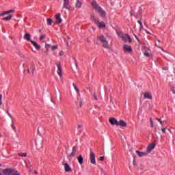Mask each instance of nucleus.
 I'll return each mask as SVG.
<instances>
[{
	"instance_id": "obj_37",
	"label": "nucleus",
	"mask_w": 175,
	"mask_h": 175,
	"mask_svg": "<svg viewBox=\"0 0 175 175\" xmlns=\"http://www.w3.org/2000/svg\"><path fill=\"white\" fill-rule=\"evenodd\" d=\"M2 105V94H0V105Z\"/></svg>"
},
{
	"instance_id": "obj_14",
	"label": "nucleus",
	"mask_w": 175,
	"mask_h": 175,
	"mask_svg": "<svg viewBox=\"0 0 175 175\" xmlns=\"http://www.w3.org/2000/svg\"><path fill=\"white\" fill-rule=\"evenodd\" d=\"M144 99H152V95L151 93L145 92L144 94Z\"/></svg>"
},
{
	"instance_id": "obj_4",
	"label": "nucleus",
	"mask_w": 175,
	"mask_h": 175,
	"mask_svg": "<svg viewBox=\"0 0 175 175\" xmlns=\"http://www.w3.org/2000/svg\"><path fill=\"white\" fill-rule=\"evenodd\" d=\"M119 36L124 42H129V43H131L132 42V39L131 38V37L128 34H124L122 33H119Z\"/></svg>"
},
{
	"instance_id": "obj_46",
	"label": "nucleus",
	"mask_w": 175,
	"mask_h": 175,
	"mask_svg": "<svg viewBox=\"0 0 175 175\" xmlns=\"http://www.w3.org/2000/svg\"><path fill=\"white\" fill-rule=\"evenodd\" d=\"M34 174H38V171H34Z\"/></svg>"
},
{
	"instance_id": "obj_19",
	"label": "nucleus",
	"mask_w": 175,
	"mask_h": 175,
	"mask_svg": "<svg viewBox=\"0 0 175 175\" xmlns=\"http://www.w3.org/2000/svg\"><path fill=\"white\" fill-rule=\"evenodd\" d=\"M78 162L79 165H83V163H84V159L81 154L78 157Z\"/></svg>"
},
{
	"instance_id": "obj_8",
	"label": "nucleus",
	"mask_w": 175,
	"mask_h": 175,
	"mask_svg": "<svg viewBox=\"0 0 175 175\" xmlns=\"http://www.w3.org/2000/svg\"><path fill=\"white\" fill-rule=\"evenodd\" d=\"M124 51H126L127 53H132V46H129L128 44H124L123 46Z\"/></svg>"
},
{
	"instance_id": "obj_51",
	"label": "nucleus",
	"mask_w": 175,
	"mask_h": 175,
	"mask_svg": "<svg viewBox=\"0 0 175 175\" xmlns=\"http://www.w3.org/2000/svg\"><path fill=\"white\" fill-rule=\"evenodd\" d=\"M0 166H2V165L0 164Z\"/></svg>"
},
{
	"instance_id": "obj_38",
	"label": "nucleus",
	"mask_w": 175,
	"mask_h": 175,
	"mask_svg": "<svg viewBox=\"0 0 175 175\" xmlns=\"http://www.w3.org/2000/svg\"><path fill=\"white\" fill-rule=\"evenodd\" d=\"M161 132H163V133H165L166 132V129L162 128L161 129Z\"/></svg>"
},
{
	"instance_id": "obj_43",
	"label": "nucleus",
	"mask_w": 175,
	"mask_h": 175,
	"mask_svg": "<svg viewBox=\"0 0 175 175\" xmlns=\"http://www.w3.org/2000/svg\"><path fill=\"white\" fill-rule=\"evenodd\" d=\"M94 99H95L96 100H98V97L96 96V95H94Z\"/></svg>"
},
{
	"instance_id": "obj_23",
	"label": "nucleus",
	"mask_w": 175,
	"mask_h": 175,
	"mask_svg": "<svg viewBox=\"0 0 175 175\" xmlns=\"http://www.w3.org/2000/svg\"><path fill=\"white\" fill-rule=\"evenodd\" d=\"M150 49H145V51L144 52V55H145V57H150Z\"/></svg>"
},
{
	"instance_id": "obj_36",
	"label": "nucleus",
	"mask_w": 175,
	"mask_h": 175,
	"mask_svg": "<svg viewBox=\"0 0 175 175\" xmlns=\"http://www.w3.org/2000/svg\"><path fill=\"white\" fill-rule=\"evenodd\" d=\"M99 161H105V157H100L99 158Z\"/></svg>"
},
{
	"instance_id": "obj_22",
	"label": "nucleus",
	"mask_w": 175,
	"mask_h": 175,
	"mask_svg": "<svg viewBox=\"0 0 175 175\" xmlns=\"http://www.w3.org/2000/svg\"><path fill=\"white\" fill-rule=\"evenodd\" d=\"M30 42L33 44V46H34V47L36 49V50H39L40 49V45H38L37 42H36L33 40H30Z\"/></svg>"
},
{
	"instance_id": "obj_6",
	"label": "nucleus",
	"mask_w": 175,
	"mask_h": 175,
	"mask_svg": "<svg viewBox=\"0 0 175 175\" xmlns=\"http://www.w3.org/2000/svg\"><path fill=\"white\" fill-rule=\"evenodd\" d=\"M55 24H61V23H62V18H61V14L58 13L56 14L55 16Z\"/></svg>"
},
{
	"instance_id": "obj_21",
	"label": "nucleus",
	"mask_w": 175,
	"mask_h": 175,
	"mask_svg": "<svg viewBox=\"0 0 175 175\" xmlns=\"http://www.w3.org/2000/svg\"><path fill=\"white\" fill-rule=\"evenodd\" d=\"M81 5H83V3L81 2V0H77L76 8L77 9H80V8H81Z\"/></svg>"
},
{
	"instance_id": "obj_45",
	"label": "nucleus",
	"mask_w": 175,
	"mask_h": 175,
	"mask_svg": "<svg viewBox=\"0 0 175 175\" xmlns=\"http://www.w3.org/2000/svg\"><path fill=\"white\" fill-rule=\"evenodd\" d=\"M78 128H83L82 125H78Z\"/></svg>"
},
{
	"instance_id": "obj_11",
	"label": "nucleus",
	"mask_w": 175,
	"mask_h": 175,
	"mask_svg": "<svg viewBox=\"0 0 175 175\" xmlns=\"http://www.w3.org/2000/svg\"><path fill=\"white\" fill-rule=\"evenodd\" d=\"M57 74L59 77H62V68L61 67V63L57 64Z\"/></svg>"
},
{
	"instance_id": "obj_15",
	"label": "nucleus",
	"mask_w": 175,
	"mask_h": 175,
	"mask_svg": "<svg viewBox=\"0 0 175 175\" xmlns=\"http://www.w3.org/2000/svg\"><path fill=\"white\" fill-rule=\"evenodd\" d=\"M63 165L64 166L65 172H72V168H70V166H69V164L64 163Z\"/></svg>"
},
{
	"instance_id": "obj_34",
	"label": "nucleus",
	"mask_w": 175,
	"mask_h": 175,
	"mask_svg": "<svg viewBox=\"0 0 175 175\" xmlns=\"http://www.w3.org/2000/svg\"><path fill=\"white\" fill-rule=\"evenodd\" d=\"M44 38H46V35H42L40 37V40H43V39H44Z\"/></svg>"
},
{
	"instance_id": "obj_32",
	"label": "nucleus",
	"mask_w": 175,
	"mask_h": 175,
	"mask_svg": "<svg viewBox=\"0 0 175 175\" xmlns=\"http://www.w3.org/2000/svg\"><path fill=\"white\" fill-rule=\"evenodd\" d=\"M19 157H27V153H18Z\"/></svg>"
},
{
	"instance_id": "obj_25",
	"label": "nucleus",
	"mask_w": 175,
	"mask_h": 175,
	"mask_svg": "<svg viewBox=\"0 0 175 175\" xmlns=\"http://www.w3.org/2000/svg\"><path fill=\"white\" fill-rule=\"evenodd\" d=\"M77 106H78L77 107L81 108V107L83 106V100H78V101L77 102Z\"/></svg>"
},
{
	"instance_id": "obj_2",
	"label": "nucleus",
	"mask_w": 175,
	"mask_h": 175,
	"mask_svg": "<svg viewBox=\"0 0 175 175\" xmlns=\"http://www.w3.org/2000/svg\"><path fill=\"white\" fill-rule=\"evenodd\" d=\"M92 20H93L96 25H98V28H105L106 25H105V22H99V19L95 17V15L91 16Z\"/></svg>"
},
{
	"instance_id": "obj_17",
	"label": "nucleus",
	"mask_w": 175,
	"mask_h": 175,
	"mask_svg": "<svg viewBox=\"0 0 175 175\" xmlns=\"http://www.w3.org/2000/svg\"><path fill=\"white\" fill-rule=\"evenodd\" d=\"M138 155L139 157H146L147 155V152H140L139 150H136L135 152Z\"/></svg>"
},
{
	"instance_id": "obj_24",
	"label": "nucleus",
	"mask_w": 175,
	"mask_h": 175,
	"mask_svg": "<svg viewBox=\"0 0 175 175\" xmlns=\"http://www.w3.org/2000/svg\"><path fill=\"white\" fill-rule=\"evenodd\" d=\"M12 17H13V15H10L7 17H5V18H2V20L3 21H8L9 20H12Z\"/></svg>"
},
{
	"instance_id": "obj_7",
	"label": "nucleus",
	"mask_w": 175,
	"mask_h": 175,
	"mask_svg": "<svg viewBox=\"0 0 175 175\" xmlns=\"http://www.w3.org/2000/svg\"><path fill=\"white\" fill-rule=\"evenodd\" d=\"M34 70H35V64H33V63H31L27 67V72L29 73H30V72H32V73H33Z\"/></svg>"
},
{
	"instance_id": "obj_35",
	"label": "nucleus",
	"mask_w": 175,
	"mask_h": 175,
	"mask_svg": "<svg viewBox=\"0 0 175 175\" xmlns=\"http://www.w3.org/2000/svg\"><path fill=\"white\" fill-rule=\"evenodd\" d=\"M157 120L159 121V122H160L161 125H163V122H162V120H161V118H157Z\"/></svg>"
},
{
	"instance_id": "obj_16",
	"label": "nucleus",
	"mask_w": 175,
	"mask_h": 175,
	"mask_svg": "<svg viewBox=\"0 0 175 175\" xmlns=\"http://www.w3.org/2000/svg\"><path fill=\"white\" fill-rule=\"evenodd\" d=\"M116 126H126V122L124 120L118 121V124Z\"/></svg>"
},
{
	"instance_id": "obj_10",
	"label": "nucleus",
	"mask_w": 175,
	"mask_h": 175,
	"mask_svg": "<svg viewBox=\"0 0 175 175\" xmlns=\"http://www.w3.org/2000/svg\"><path fill=\"white\" fill-rule=\"evenodd\" d=\"M63 9H70V5H69V0H64L63 4Z\"/></svg>"
},
{
	"instance_id": "obj_48",
	"label": "nucleus",
	"mask_w": 175,
	"mask_h": 175,
	"mask_svg": "<svg viewBox=\"0 0 175 175\" xmlns=\"http://www.w3.org/2000/svg\"><path fill=\"white\" fill-rule=\"evenodd\" d=\"M173 94H175V90H172Z\"/></svg>"
},
{
	"instance_id": "obj_3",
	"label": "nucleus",
	"mask_w": 175,
	"mask_h": 175,
	"mask_svg": "<svg viewBox=\"0 0 175 175\" xmlns=\"http://www.w3.org/2000/svg\"><path fill=\"white\" fill-rule=\"evenodd\" d=\"M97 39L98 40H100V42H103V46L105 48V49H107L109 47V42H107V40H106V38H105V36H97Z\"/></svg>"
},
{
	"instance_id": "obj_30",
	"label": "nucleus",
	"mask_w": 175,
	"mask_h": 175,
	"mask_svg": "<svg viewBox=\"0 0 175 175\" xmlns=\"http://www.w3.org/2000/svg\"><path fill=\"white\" fill-rule=\"evenodd\" d=\"M150 126H151V128H154V121H152V118H150Z\"/></svg>"
},
{
	"instance_id": "obj_50",
	"label": "nucleus",
	"mask_w": 175,
	"mask_h": 175,
	"mask_svg": "<svg viewBox=\"0 0 175 175\" xmlns=\"http://www.w3.org/2000/svg\"><path fill=\"white\" fill-rule=\"evenodd\" d=\"M68 44H69V43H68V42H67V46H68Z\"/></svg>"
},
{
	"instance_id": "obj_31",
	"label": "nucleus",
	"mask_w": 175,
	"mask_h": 175,
	"mask_svg": "<svg viewBox=\"0 0 175 175\" xmlns=\"http://www.w3.org/2000/svg\"><path fill=\"white\" fill-rule=\"evenodd\" d=\"M45 47H46V50H49V49H50V47H51V44H46Z\"/></svg>"
},
{
	"instance_id": "obj_28",
	"label": "nucleus",
	"mask_w": 175,
	"mask_h": 175,
	"mask_svg": "<svg viewBox=\"0 0 175 175\" xmlns=\"http://www.w3.org/2000/svg\"><path fill=\"white\" fill-rule=\"evenodd\" d=\"M75 90L77 91V94H79L80 90H79V89L77 88V87H76V85L75 83L72 84Z\"/></svg>"
},
{
	"instance_id": "obj_13",
	"label": "nucleus",
	"mask_w": 175,
	"mask_h": 175,
	"mask_svg": "<svg viewBox=\"0 0 175 175\" xmlns=\"http://www.w3.org/2000/svg\"><path fill=\"white\" fill-rule=\"evenodd\" d=\"M109 122L111 124V125H118V120L114 118H109Z\"/></svg>"
},
{
	"instance_id": "obj_9",
	"label": "nucleus",
	"mask_w": 175,
	"mask_h": 175,
	"mask_svg": "<svg viewBox=\"0 0 175 175\" xmlns=\"http://www.w3.org/2000/svg\"><path fill=\"white\" fill-rule=\"evenodd\" d=\"M154 148H155V144H149V146L146 148L148 154H150V152H151V151L154 150Z\"/></svg>"
},
{
	"instance_id": "obj_5",
	"label": "nucleus",
	"mask_w": 175,
	"mask_h": 175,
	"mask_svg": "<svg viewBox=\"0 0 175 175\" xmlns=\"http://www.w3.org/2000/svg\"><path fill=\"white\" fill-rule=\"evenodd\" d=\"M90 163H92V165H96V159H95V153H94L92 150H90Z\"/></svg>"
},
{
	"instance_id": "obj_39",
	"label": "nucleus",
	"mask_w": 175,
	"mask_h": 175,
	"mask_svg": "<svg viewBox=\"0 0 175 175\" xmlns=\"http://www.w3.org/2000/svg\"><path fill=\"white\" fill-rule=\"evenodd\" d=\"M163 70H169V67L163 68Z\"/></svg>"
},
{
	"instance_id": "obj_26",
	"label": "nucleus",
	"mask_w": 175,
	"mask_h": 175,
	"mask_svg": "<svg viewBox=\"0 0 175 175\" xmlns=\"http://www.w3.org/2000/svg\"><path fill=\"white\" fill-rule=\"evenodd\" d=\"M46 21L48 23V25H51V24H53V19L52 18H47Z\"/></svg>"
},
{
	"instance_id": "obj_44",
	"label": "nucleus",
	"mask_w": 175,
	"mask_h": 175,
	"mask_svg": "<svg viewBox=\"0 0 175 175\" xmlns=\"http://www.w3.org/2000/svg\"><path fill=\"white\" fill-rule=\"evenodd\" d=\"M135 38L137 39V40L139 41V38H137V36L135 35Z\"/></svg>"
},
{
	"instance_id": "obj_47",
	"label": "nucleus",
	"mask_w": 175,
	"mask_h": 175,
	"mask_svg": "<svg viewBox=\"0 0 175 175\" xmlns=\"http://www.w3.org/2000/svg\"><path fill=\"white\" fill-rule=\"evenodd\" d=\"M146 33H150V31H147V30H145Z\"/></svg>"
},
{
	"instance_id": "obj_12",
	"label": "nucleus",
	"mask_w": 175,
	"mask_h": 175,
	"mask_svg": "<svg viewBox=\"0 0 175 175\" xmlns=\"http://www.w3.org/2000/svg\"><path fill=\"white\" fill-rule=\"evenodd\" d=\"M75 155H76V146H74L72 148V153L70 155H68V158L70 161V159H72V158H73V157H75Z\"/></svg>"
},
{
	"instance_id": "obj_1",
	"label": "nucleus",
	"mask_w": 175,
	"mask_h": 175,
	"mask_svg": "<svg viewBox=\"0 0 175 175\" xmlns=\"http://www.w3.org/2000/svg\"><path fill=\"white\" fill-rule=\"evenodd\" d=\"M92 6L98 14H100V17H106V12L103 10V8L99 6L98 3H96V1H93L92 2Z\"/></svg>"
},
{
	"instance_id": "obj_49",
	"label": "nucleus",
	"mask_w": 175,
	"mask_h": 175,
	"mask_svg": "<svg viewBox=\"0 0 175 175\" xmlns=\"http://www.w3.org/2000/svg\"><path fill=\"white\" fill-rule=\"evenodd\" d=\"M38 133H39V128L38 129Z\"/></svg>"
},
{
	"instance_id": "obj_27",
	"label": "nucleus",
	"mask_w": 175,
	"mask_h": 175,
	"mask_svg": "<svg viewBox=\"0 0 175 175\" xmlns=\"http://www.w3.org/2000/svg\"><path fill=\"white\" fill-rule=\"evenodd\" d=\"M75 90L77 91V94H79L80 90H79V89L77 88V87H76V85L75 83L72 84Z\"/></svg>"
},
{
	"instance_id": "obj_41",
	"label": "nucleus",
	"mask_w": 175,
	"mask_h": 175,
	"mask_svg": "<svg viewBox=\"0 0 175 175\" xmlns=\"http://www.w3.org/2000/svg\"><path fill=\"white\" fill-rule=\"evenodd\" d=\"M143 28V25H140L139 27V31H142V29Z\"/></svg>"
},
{
	"instance_id": "obj_42",
	"label": "nucleus",
	"mask_w": 175,
	"mask_h": 175,
	"mask_svg": "<svg viewBox=\"0 0 175 175\" xmlns=\"http://www.w3.org/2000/svg\"><path fill=\"white\" fill-rule=\"evenodd\" d=\"M59 55H64V51L60 52Z\"/></svg>"
},
{
	"instance_id": "obj_18",
	"label": "nucleus",
	"mask_w": 175,
	"mask_h": 175,
	"mask_svg": "<svg viewBox=\"0 0 175 175\" xmlns=\"http://www.w3.org/2000/svg\"><path fill=\"white\" fill-rule=\"evenodd\" d=\"M10 13H14V10H10L8 11H5L3 13L0 14V16L2 17L3 16H5L6 14H9Z\"/></svg>"
},
{
	"instance_id": "obj_40",
	"label": "nucleus",
	"mask_w": 175,
	"mask_h": 175,
	"mask_svg": "<svg viewBox=\"0 0 175 175\" xmlns=\"http://www.w3.org/2000/svg\"><path fill=\"white\" fill-rule=\"evenodd\" d=\"M138 24H139V25H143V23L142 22V21H138Z\"/></svg>"
},
{
	"instance_id": "obj_33",
	"label": "nucleus",
	"mask_w": 175,
	"mask_h": 175,
	"mask_svg": "<svg viewBox=\"0 0 175 175\" xmlns=\"http://www.w3.org/2000/svg\"><path fill=\"white\" fill-rule=\"evenodd\" d=\"M12 128L14 132H17V129H16V126H14V124H12Z\"/></svg>"
},
{
	"instance_id": "obj_20",
	"label": "nucleus",
	"mask_w": 175,
	"mask_h": 175,
	"mask_svg": "<svg viewBox=\"0 0 175 175\" xmlns=\"http://www.w3.org/2000/svg\"><path fill=\"white\" fill-rule=\"evenodd\" d=\"M24 39H25V40H27L28 42H31V34L26 33L24 36Z\"/></svg>"
},
{
	"instance_id": "obj_29",
	"label": "nucleus",
	"mask_w": 175,
	"mask_h": 175,
	"mask_svg": "<svg viewBox=\"0 0 175 175\" xmlns=\"http://www.w3.org/2000/svg\"><path fill=\"white\" fill-rule=\"evenodd\" d=\"M57 49H58V46L57 45H54V46H51V50L53 51H54V50H57Z\"/></svg>"
}]
</instances>
